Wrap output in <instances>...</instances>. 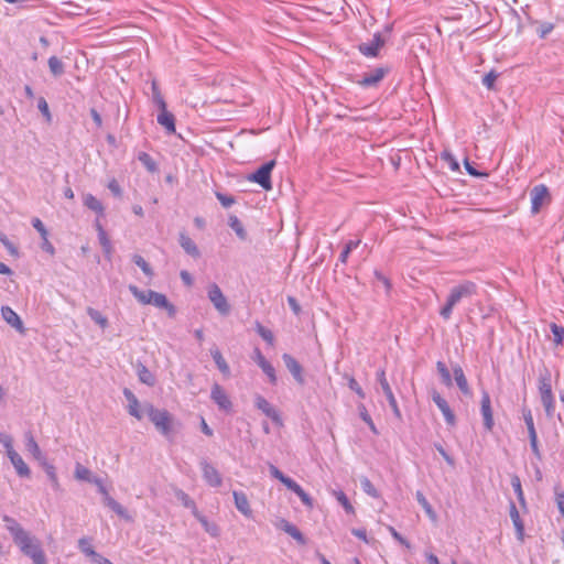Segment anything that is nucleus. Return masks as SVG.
<instances>
[{
    "label": "nucleus",
    "mask_w": 564,
    "mask_h": 564,
    "mask_svg": "<svg viewBox=\"0 0 564 564\" xmlns=\"http://www.w3.org/2000/svg\"><path fill=\"white\" fill-rule=\"evenodd\" d=\"M2 520L12 535L13 542L25 556L30 557L34 564H47L46 555L39 539L25 531L15 519L3 516Z\"/></svg>",
    "instance_id": "f257e3e1"
},
{
    "label": "nucleus",
    "mask_w": 564,
    "mask_h": 564,
    "mask_svg": "<svg viewBox=\"0 0 564 564\" xmlns=\"http://www.w3.org/2000/svg\"><path fill=\"white\" fill-rule=\"evenodd\" d=\"M477 292V285L471 281H465L459 285L453 288L448 295L446 304L440 311L441 316L444 319H449L453 313L454 306L463 299L470 297Z\"/></svg>",
    "instance_id": "f03ea898"
},
{
    "label": "nucleus",
    "mask_w": 564,
    "mask_h": 564,
    "mask_svg": "<svg viewBox=\"0 0 564 564\" xmlns=\"http://www.w3.org/2000/svg\"><path fill=\"white\" fill-rule=\"evenodd\" d=\"M144 412L149 420L154 424L155 429L167 440L173 438V417L166 410L154 408L151 403L144 404Z\"/></svg>",
    "instance_id": "7ed1b4c3"
},
{
    "label": "nucleus",
    "mask_w": 564,
    "mask_h": 564,
    "mask_svg": "<svg viewBox=\"0 0 564 564\" xmlns=\"http://www.w3.org/2000/svg\"><path fill=\"white\" fill-rule=\"evenodd\" d=\"M274 166V160L262 164L257 171L248 176V181L259 184L265 191L272 189L271 172Z\"/></svg>",
    "instance_id": "20e7f679"
},
{
    "label": "nucleus",
    "mask_w": 564,
    "mask_h": 564,
    "mask_svg": "<svg viewBox=\"0 0 564 564\" xmlns=\"http://www.w3.org/2000/svg\"><path fill=\"white\" fill-rule=\"evenodd\" d=\"M207 296L220 315L226 316L229 314L230 305L216 283H212L208 286Z\"/></svg>",
    "instance_id": "39448f33"
},
{
    "label": "nucleus",
    "mask_w": 564,
    "mask_h": 564,
    "mask_svg": "<svg viewBox=\"0 0 564 564\" xmlns=\"http://www.w3.org/2000/svg\"><path fill=\"white\" fill-rule=\"evenodd\" d=\"M388 73L389 68L382 66L370 69L360 76L357 84L364 88L377 87Z\"/></svg>",
    "instance_id": "423d86ee"
},
{
    "label": "nucleus",
    "mask_w": 564,
    "mask_h": 564,
    "mask_svg": "<svg viewBox=\"0 0 564 564\" xmlns=\"http://www.w3.org/2000/svg\"><path fill=\"white\" fill-rule=\"evenodd\" d=\"M530 198H531V213L533 215H535L541 210L542 206L545 203L550 202L549 188L543 184L534 186L530 192Z\"/></svg>",
    "instance_id": "0eeeda50"
},
{
    "label": "nucleus",
    "mask_w": 564,
    "mask_h": 564,
    "mask_svg": "<svg viewBox=\"0 0 564 564\" xmlns=\"http://www.w3.org/2000/svg\"><path fill=\"white\" fill-rule=\"evenodd\" d=\"M210 399L217 404L219 410L226 413H229L232 410V402L220 384L215 383L212 387Z\"/></svg>",
    "instance_id": "6e6552de"
},
{
    "label": "nucleus",
    "mask_w": 564,
    "mask_h": 564,
    "mask_svg": "<svg viewBox=\"0 0 564 564\" xmlns=\"http://www.w3.org/2000/svg\"><path fill=\"white\" fill-rule=\"evenodd\" d=\"M384 45V40L379 32L373 34L372 40L369 43H361L358 45L359 52L366 57H377L379 51Z\"/></svg>",
    "instance_id": "1a4fd4ad"
},
{
    "label": "nucleus",
    "mask_w": 564,
    "mask_h": 564,
    "mask_svg": "<svg viewBox=\"0 0 564 564\" xmlns=\"http://www.w3.org/2000/svg\"><path fill=\"white\" fill-rule=\"evenodd\" d=\"M256 406L268 417H270L276 425L282 426L283 421L280 412L262 395L256 397Z\"/></svg>",
    "instance_id": "9d476101"
},
{
    "label": "nucleus",
    "mask_w": 564,
    "mask_h": 564,
    "mask_svg": "<svg viewBox=\"0 0 564 564\" xmlns=\"http://www.w3.org/2000/svg\"><path fill=\"white\" fill-rule=\"evenodd\" d=\"M480 412L484 419L485 429L491 431L494 426V414L491 409L490 395L486 390L481 392Z\"/></svg>",
    "instance_id": "9b49d317"
},
{
    "label": "nucleus",
    "mask_w": 564,
    "mask_h": 564,
    "mask_svg": "<svg viewBox=\"0 0 564 564\" xmlns=\"http://www.w3.org/2000/svg\"><path fill=\"white\" fill-rule=\"evenodd\" d=\"M200 467L203 471V478L205 481L212 487H219L223 484V478L218 470L209 464L207 460L203 459L200 462Z\"/></svg>",
    "instance_id": "f8f14e48"
},
{
    "label": "nucleus",
    "mask_w": 564,
    "mask_h": 564,
    "mask_svg": "<svg viewBox=\"0 0 564 564\" xmlns=\"http://www.w3.org/2000/svg\"><path fill=\"white\" fill-rule=\"evenodd\" d=\"M432 400L437 405L442 414L444 415V419L448 425H455L456 417L452 409L449 408L447 401L436 391H433L432 393Z\"/></svg>",
    "instance_id": "ddd939ff"
},
{
    "label": "nucleus",
    "mask_w": 564,
    "mask_h": 564,
    "mask_svg": "<svg viewBox=\"0 0 564 564\" xmlns=\"http://www.w3.org/2000/svg\"><path fill=\"white\" fill-rule=\"evenodd\" d=\"M7 455L20 477H30L31 470L23 458L14 451L13 446L7 451Z\"/></svg>",
    "instance_id": "4468645a"
},
{
    "label": "nucleus",
    "mask_w": 564,
    "mask_h": 564,
    "mask_svg": "<svg viewBox=\"0 0 564 564\" xmlns=\"http://www.w3.org/2000/svg\"><path fill=\"white\" fill-rule=\"evenodd\" d=\"M151 296L150 305H153L159 308H163L167 312L170 317H174L176 314L175 306L167 300V297L163 293L155 292L149 294Z\"/></svg>",
    "instance_id": "2eb2a0df"
},
{
    "label": "nucleus",
    "mask_w": 564,
    "mask_h": 564,
    "mask_svg": "<svg viewBox=\"0 0 564 564\" xmlns=\"http://www.w3.org/2000/svg\"><path fill=\"white\" fill-rule=\"evenodd\" d=\"M2 318L13 328H15L19 333L23 334L25 332L23 322L20 316L10 307L2 306L1 307Z\"/></svg>",
    "instance_id": "dca6fc26"
},
{
    "label": "nucleus",
    "mask_w": 564,
    "mask_h": 564,
    "mask_svg": "<svg viewBox=\"0 0 564 564\" xmlns=\"http://www.w3.org/2000/svg\"><path fill=\"white\" fill-rule=\"evenodd\" d=\"M286 369L291 372L297 383H304L303 369L299 361L289 354H284L282 357Z\"/></svg>",
    "instance_id": "f3484780"
},
{
    "label": "nucleus",
    "mask_w": 564,
    "mask_h": 564,
    "mask_svg": "<svg viewBox=\"0 0 564 564\" xmlns=\"http://www.w3.org/2000/svg\"><path fill=\"white\" fill-rule=\"evenodd\" d=\"M253 360L262 369V371L269 377L270 381L274 383L276 381L275 370L273 366L265 359L259 348H256Z\"/></svg>",
    "instance_id": "a211bd4d"
},
{
    "label": "nucleus",
    "mask_w": 564,
    "mask_h": 564,
    "mask_svg": "<svg viewBox=\"0 0 564 564\" xmlns=\"http://www.w3.org/2000/svg\"><path fill=\"white\" fill-rule=\"evenodd\" d=\"M351 248H352V241L349 240L345 245V248L340 253L339 261L335 265L334 273H335L336 280H340V276L349 279V275L346 274V272H345V265H346V261H347V258L349 256Z\"/></svg>",
    "instance_id": "6ab92c4d"
},
{
    "label": "nucleus",
    "mask_w": 564,
    "mask_h": 564,
    "mask_svg": "<svg viewBox=\"0 0 564 564\" xmlns=\"http://www.w3.org/2000/svg\"><path fill=\"white\" fill-rule=\"evenodd\" d=\"M510 518L512 520V523L516 528L517 539L520 542H523L524 540V524L520 518L519 511L514 505L513 501H510V508H509Z\"/></svg>",
    "instance_id": "aec40b11"
},
{
    "label": "nucleus",
    "mask_w": 564,
    "mask_h": 564,
    "mask_svg": "<svg viewBox=\"0 0 564 564\" xmlns=\"http://www.w3.org/2000/svg\"><path fill=\"white\" fill-rule=\"evenodd\" d=\"M278 528L283 530L290 536H292L299 544L304 545L306 543V540L302 532L291 522L281 519L278 524Z\"/></svg>",
    "instance_id": "412c9836"
},
{
    "label": "nucleus",
    "mask_w": 564,
    "mask_h": 564,
    "mask_svg": "<svg viewBox=\"0 0 564 564\" xmlns=\"http://www.w3.org/2000/svg\"><path fill=\"white\" fill-rule=\"evenodd\" d=\"M123 395L128 401V412L130 415L134 416L138 420L142 419V412L140 411V403L134 393L126 388L123 390Z\"/></svg>",
    "instance_id": "4be33fe9"
},
{
    "label": "nucleus",
    "mask_w": 564,
    "mask_h": 564,
    "mask_svg": "<svg viewBox=\"0 0 564 564\" xmlns=\"http://www.w3.org/2000/svg\"><path fill=\"white\" fill-rule=\"evenodd\" d=\"M234 501L236 508L247 518L252 517V509L250 508L249 500L245 492L234 491Z\"/></svg>",
    "instance_id": "5701e85b"
},
{
    "label": "nucleus",
    "mask_w": 564,
    "mask_h": 564,
    "mask_svg": "<svg viewBox=\"0 0 564 564\" xmlns=\"http://www.w3.org/2000/svg\"><path fill=\"white\" fill-rule=\"evenodd\" d=\"M453 373H454L455 382H456L457 387L459 388V390L462 391V393L465 395H470L471 391H470V388H469V384H468V381L464 373L463 368L460 366L456 365L455 367H453Z\"/></svg>",
    "instance_id": "b1692460"
},
{
    "label": "nucleus",
    "mask_w": 564,
    "mask_h": 564,
    "mask_svg": "<svg viewBox=\"0 0 564 564\" xmlns=\"http://www.w3.org/2000/svg\"><path fill=\"white\" fill-rule=\"evenodd\" d=\"M178 242H180L181 247L183 248V250L187 254L192 256L193 258H199L200 257V252H199L198 247L193 241V239L189 238L186 234H184V232L180 234Z\"/></svg>",
    "instance_id": "393cba45"
},
{
    "label": "nucleus",
    "mask_w": 564,
    "mask_h": 564,
    "mask_svg": "<svg viewBox=\"0 0 564 564\" xmlns=\"http://www.w3.org/2000/svg\"><path fill=\"white\" fill-rule=\"evenodd\" d=\"M156 120L159 124L165 128L167 133L175 132V118L166 108L160 109Z\"/></svg>",
    "instance_id": "a878e982"
},
{
    "label": "nucleus",
    "mask_w": 564,
    "mask_h": 564,
    "mask_svg": "<svg viewBox=\"0 0 564 564\" xmlns=\"http://www.w3.org/2000/svg\"><path fill=\"white\" fill-rule=\"evenodd\" d=\"M104 503L109 507L113 512H116L119 517L127 521H131L132 518L128 513V511L118 502L116 501L111 496H107L104 498Z\"/></svg>",
    "instance_id": "bb28decb"
},
{
    "label": "nucleus",
    "mask_w": 564,
    "mask_h": 564,
    "mask_svg": "<svg viewBox=\"0 0 564 564\" xmlns=\"http://www.w3.org/2000/svg\"><path fill=\"white\" fill-rule=\"evenodd\" d=\"M210 355L218 368V370L226 377H228L230 375V368L227 364V361L225 360V358L223 357L220 350L218 348H212L210 349Z\"/></svg>",
    "instance_id": "cd10ccee"
},
{
    "label": "nucleus",
    "mask_w": 564,
    "mask_h": 564,
    "mask_svg": "<svg viewBox=\"0 0 564 564\" xmlns=\"http://www.w3.org/2000/svg\"><path fill=\"white\" fill-rule=\"evenodd\" d=\"M25 448L29 453L33 455V457L37 460L44 459L43 454L40 449L39 444L33 437L31 432L25 433Z\"/></svg>",
    "instance_id": "c85d7f7f"
},
{
    "label": "nucleus",
    "mask_w": 564,
    "mask_h": 564,
    "mask_svg": "<svg viewBox=\"0 0 564 564\" xmlns=\"http://www.w3.org/2000/svg\"><path fill=\"white\" fill-rule=\"evenodd\" d=\"M137 375L142 383L149 387H153L155 384V377L144 365L138 364Z\"/></svg>",
    "instance_id": "c756f323"
},
{
    "label": "nucleus",
    "mask_w": 564,
    "mask_h": 564,
    "mask_svg": "<svg viewBox=\"0 0 564 564\" xmlns=\"http://www.w3.org/2000/svg\"><path fill=\"white\" fill-rule=\"evenodd\" d=\"M539 392L541 395V400L554 398L552 393L550 375L540 378Z\"/></svg>",
    "instance_id": "7c9ffc66"
},
{
    "label": "nucleus",
    "mask_w": 564,
    "mask_h": 564,
    "mask_svg": "<svg viewBox=\"0 0 564 564\" xmlns=\"http://www.w3.org/2000/svg\"><path fill=\"white\" fill-rule=\"evenodd\" d=\"M228 225L236 232L239 239L247 240V231L237 216H229Z\"/></svg>",
    "instance_id": "2f4dec72"
},
{
    "label": "nucleus",
    "mask_w": 564,
    "mask_h": 564,
    "mask_svg": "<svg viewBox=\"0 0 564 564\" xmlns=\"http://www.w3.org/2000/svg\"><path fill=\"white\" fill-rule=\"evenodd\" d=\"M78 549L80 550V552H83L86 556L90 557L91 561H94L95 558H97L100 554H98L93 545H91V541L89 538H80L78 540Z\"/></svg>",
    "instance_id": "473e14b6"
},
{
    "label": "nucleus",
    "mask_w": 564,
    "mask_h": 564,
    "mask_svg": "<svg viewBox=\"0 0 564 564\" xmlns=\"http://www.w3.org/2000/svg\"><path fill=\"white\" fill-rule=\"evenodd\" d=\"M84 205L91 209L93 212L97 213L98 215H104V206L101 202L96 198L93 194H86L84 196Z\"/></svg>",
    "instance_id": "72a5a7b5"
},
{
    "label": "nucleus",
    "mask_w": 564,
    "mask_h": 564,
    "mask_svg": "<svg viewBox=\"0 0 564 564\" xmlns=\"http://www.w3.org/2000/svg\"><path fill=\"white\" fill-rule=\"evenodd\" d=\"M129 291L141 304L144 305L150 304L151 296L149 294L154 293L152 290L142 291L133 284L129 285Z\"/></svg>",
    "instance_id": "f704fd0d"
},
{
    "label": "nucleus",
    "mask_w": 564,
    "mask_h": 564,
    "mask_svg": "<svg viewBox=\"0 0 564 564\" xmlns=\"http://www.w3.org/2000/svg\"><path fill=\"white\" fill-rule=\"evenodd\" d=\"M176 497L185 508L192 510L194 517H198L199 511L196 507V503L186 492L180 490L176 492Z\"/></svg>",
    "instance_id": "c9c22d12"
},
{
    "label": "nucleus",
    "mask_w": 564,
    "mask_h": 564,
    "mask_svg": "<svg viewBox=\"0 0 564 564\" xmlns=\"http://www.w3.org/2000/svg\"><path fill=\"white\" fill-rule=\"evenodd\" d=\"M360 487L364 490V492H366L369 497L373 499H380V494L378 489L367 477L360 478Z\"/></svg>",
    "instance_id": "e433bc0d"
},
{
    "label": "nucleus",
    "mask_w": 564,
    "mask_h": 564,
    "mask_svg": "<svg viewBox=\"0 0 564 564\" xmlns=\"http://www.w3.org/2000/svg\"><path fill=\"white\" fill-rule=\"evenodd\" d=\"M415 498L417 500V502L422 506V508L424 509V511L426 512V514L429 516V518L433 521L436 520V513L435 511L433 510L431 503L427 501V499L425 498V496L421 492V491H417L415 494Z\"/></svg>",
    "instance_id": "4c0bfd02"
},
{
    "label": "nucleus",
    "mask_w": 564,
    "mask_h": 564,
    "mask_svg": "<svg viewBox=\"0 0 564 564\" xmlns=\"http://www.w3.org/2000/svg\"><path fill=\"white\" fill-rule=\"evenodd\" d=\"M86 311H87L88 316L97 325H99L102 329L108 327V318L106 316H104L99 311H97V310H95L93 307H87Z\"/></svg>",
    "instance_id": "58836bf2"
},
{
    "label": "nucleus",
    "mask_w": 564,
    "mask_h": 564,
    "mask_svg": "<svg viewBox=\"0 0 564 564\" xmlns=\"http://www.w3.org/2000/svg\"><path fill=\"white\" fill-rule=\"evenodd\" d=\"M47 63H48V68L51 70V73L53 74V76L58 77L64 74V72H65L64 64L58 57L51 56L48 58Z\"/></svg>",
    "instance_id": "ea45409f"
},
{
    "label": "nucleus",
    "mask_w": 564,
    "mask_h": 564,
    "mask_svg": "<svg viewBox=\"0 0 564 564\" xmlns=\"http://www.w3.org/2000/svg\"><path fill=\"white\" fill-rule=\"evenodd\" d=\"M132 261L142 270L147 276L152 278L154 275L150 264L140 254H133Z\"/></svg>",
    "instance_id": "a19ab883"
},
{
    "label": "nucleus",
    "mask_w": 564,
    "mask_h": 564,
    "mask_svg": "<svg viewBox=\"0 0 564 564\" xmlns=\"http://www.w3.org/2000/svg\"><path fill=\"white\" fill-rule=\"evenodd\" d=\"M195 518L200 522L205 531L208 532L212 536H217L219 534L218 527L215 523H209L207 518L200 512L198 513V517Z\"/></svg>",
    "instance_id": "79ce46f5"
},
{
    "label": "nucleus",
    "mask_w": 564,
    "mask_h": 564,
    "mask_svg": "<svg viewBox=\"0 0 564 564\" xmlns=\"http://www.w3.org/2000/svg\"><path fill=\"white\" fill-rule=\"evenodd\" d=\"M358 411H359L360 419L369 426L370 431L375 435H379V431L377 430L376 424L373 423V421H372L370 414L368 413V411L366 410V408L364 405H361L358 408Z\"/></svg>",
    "instance_id": "37998d69"
},
{
    "label": "nucleus",
    "mask_w": 564,
    "mask_h": 564,
    "mask_svg": "<svg viewBox=\"0 0 564 564\" xmlns=\"http://www.w3.org/2000/svg\"><path fill=\"white\" fill-rule=\"evenodd\" d=\"M75 477L78 480L88 481V482H91L94 479L91 477V471L88 468H86L85 466H83L82 464H76Z\"/></svg>",
    "instance_id": "c03bdc74"
},
{
    "label": "nucleus",
    "mask_w": 564,
    "mask_h": 564,
    "mask_svg": "<svg viewBox=\"0 0 564 564\" xmlns=\"http://www.w3.org/2000/svg\"><path fill=\"white\" fill-rule=\"evenodd\" d=\"M98 240L100 246L102 247L106 257L110 258L112 252V246L105 230H100L98 235Z\"/></svg>",
    "instance_id": "a18cd8bd"
},
{
    "label": "nucleus",
    "mask_w": 564,
    "mask_h": 564,
    "mask_svg": "<svg viewBox=\"0 0 564 564\" xmlns=\"http://www.w3.org/2000/svg\"><path fill=\"white\" fill-rule=\"evenodd\" d=\"M551 332L553 334V341L556 346L562 345L564 343V327L552 323L550 325Z\"/></svg>",
    "instance_id": "49530a36"
},
{
    "label": "nucleus",
    "mask_w": 564,
    "mask_h": 564,
    "mask_svg": "<svg viewBox=\"0 0 564 564\" xmlns=\"http://www.w3.org/2000/svg\"><path fill=\"white\" fill-rule=\"evenodd\" d=\"M522 417H523V421L527 425V429H528V433L529 434H534L536 433L535 431V426H534V421H533V415H532V412L529 408H523L522 409Z\"/></svg>",
    "instance_id": "de8ad7c7"
},
{
    "label": "nucleus",
    "mask_w": 564,
    "mask_h": 564,
    "mask_svg": "<svg viewBox=\"0 0 564 564\" xmlns=\"http://www.w3.org/2000/svg\"><path fill=\"white\" fill-rule=\"evenodd\" d=\"M436 368H437L440 376L442 377L443 383L447 387L452 386V377H451L449 370L447 369L446 365L442 361H437Z\"/></svg>",
    "instance_id": "09e8293b"
},
{
    "label": "nucleus",
    "mask_w": 564,
    "mask_h": 564,
    "mask_svg": "<svg viewBox=\"0 0 564 564\" xmlns=\"http://www.w3.org/2000/svg\"><path fill=\"white\" fill-rule=\"evenodd\" d=\"M138 160L148 169V171L154 172L156 170V164L154 160L147 152H140L138 155Z\"/></svg>",
    "instance_id": "8fccbe9b"
},
{
    "label": "nucleus",
    "mask_w": 564,
    "mask_h": 564,
    "mask_svg": "<svg viewBox=\"0 0 564 564\" xmlns=\"http://www.w3.org/2000/svg\"><path fill=\"white\" fill-rule=\"evenodd\" d=\"M152 98L154 104L159 107V109L166 108V102L163 96L161 95V91L155 82L152 83Z\"/></svg>",
    "instance_id": "3c124183"
},
{
    "label": "nucleus",
    "mask_w": 564,
    "mask_h": 564,
    "mask_svg": "<svg viewBox=\"0 0 564 564\" xmlns=\"http://www.w3.org/2000/svg\"><path fill=\"white\" fill-rule=\"evenodd\" d=\"M511 486L520 501L521 505H524L525 503V500H524V495H523V491H522V487H521V481H520V478L518 476H512L511 477Z\"/></svg>",
    "instance_id": "603ef678"
},
{
    "label": "nucleus",
    "mask_w": 564,
    "mask_h": 564,
    "mask_svg": "<svg viewBox=\"0 0 564 564\" xmlns=\"http://www.w3.org/2000/svg\"><path fill=\"white\" fill-rule=\"evenodd\" d=\"M441 158L443 161H445L448 164V166L452 171L456 172L459 170V164L456 161L455 156L451 152L444 151L441 154Z\"/></svg>",
    "instance_id": "864d4df0"
},
{
    "label": "nucleus",
    "mask_w": 564,
    "mask_h": 564,
    "mask_svg": "<svg viewBox=\"0 0 564 564\" xmlns=\"http://www.w3.org/2000/svg\"><path fill=\"white\" fill-rule=\"evenodd\" d=\"M378 381L386 397L393 394L383 370L378 372Z\"/></svg>",
    "instance_id": "5fc2aeb1"
},
{
    "label": "nucleus",
    "mask_w": 564,
    "mask_h": 564,
    "mask_svg": "<svg viewBox=\"0 0 564 564\" xmlns=\"http://www.w3.org/2000/svg\"><path fill=\"white\" fill-rule=\"evenodd\" d=\"M257 333L269 344H273L274 336L272 332L264 326H262L260 323H257L256 326Z\"/></svg>",
    "instance_id": "6e6d98bb"
},
{
    "label": "nucleus",
    "mask_w": 564,
    "mask_h": 564,
    "mask_svg": "<svg viewBox=\"0 0 564 564\" xmlns=\"http://www.w3.org/2000/svg\"><path fill=\"white\" fill-rule=\"evenodd\" d=\"M554 29V24L551 22H543L536 29V32L541 39H545Z\"/></svg>",
    "instance_id": "4d7b16f0"
},
{
    "label": "nucleus",
    "mask_w": 564,
    "mask_h": 564,
    "mask_svg": "<svg viewBox=\"0 0 564 564\" xmlns=\"http://www.w3.org/2000/svg\"><path fill=\"white\" fill-rule=\"evenodd\" d=\"M0 241L7 248V250L9 251V253L11 256H13V257L19 256L18 248L7 238L6 235H3V234L0 235Z\"/></svg>",
    "instance_id": "13d9d810"
},
{
    "label": "nucleus",
    "mask_w": 564,
    "mask_h": 564,
    "mask_svg": "<svg viewBox=\"0 0 564 564\" xmlns=\"http://www.w3.org/2000/svg\"><path fill=\"white\" fill-rule=\"evenodd\" d=\"M37 108L41 111V113L46 118V120L51 121L52 117H51L50 108H48V105L44 97L39 98Z\"/></svg>",
    "instance_id": "bf43d9fd"
},
{
    "label": "nucleus",
    "mask_w": 564,
    "mask_h": 564,
    "mask_svg": "<svg viewBox=\"0 0 564 564\" xmlns=\"http://www.w3.org/2000/svg\"><path fill=\"white\" fill-rule=\"evenodd\" d=\"M497 78L498 75L491 70L484 76L482 85L486 86L488 89H494L495 82L497 80Z\"/></svg>",
    "instance_id": "052dcab7"
},
{
    "label": "nucleus",
    "mask_w": 564,
    "mask_h": 564,
    "mask_svg": "<svg viewBox=\"0 0 564 564\" xmlns=\"http://www.w3.org/2000/svg\"><path fill=\"white\" fill-rule=\"evenodd\" d=\"M376 279H377V288H383L384 291L388 293L391 284L387 276H384L381 273L376 272Z\"/></svg>",
    "instance_id": "680f3d73"
},
{
    "label": "nucleus",
    "mask_w": 564,
    "mask_h": 564,
    "mask_svg": "<svg viewBox=\"0 0 564 564\" xmlns=\"http://www.w3.org/2000/svg\"><path fill=\"white\" fill-rule=\"evenodd\" d=\"M216 197L220 202V204L226 208L232 206L236 202L232 196H228L219 192L216 193Z\"/></svg>",
    "instance_id": "e2e57ef3"
},
{
    "label": "nucleus",
    "mask_w": 564,
    "mask_h": 564,
    "mask_svg": "<svg viewBox=\"0 0 564 564\" xmlns=\"http://www.w3.org/2000/svg\"><path fill=\"white\" fill-rule=\"evenodd\" d=\"M334 495L336 496L337 500L341 503V506L346 509V511H350L352 509L349 499L343 491H334Z\"/></svg>",
    "instance_id": "0e129e2a"
},
{
    "label": "nucleus",
    "mask_w": 564,
    "mask_h": 564,
    "mask_svg": "<svg viewBox=\"0 0 564 564\" xmlns=\"http://www.w3.org/2000/svg\"><path fill=\"white\" fill-rule=\"evenodd\" d=\"M544 409H545V413L549 417H551L554 413V410H555V402H554V398H551V399H544V400H541Z\"/></svg>",
    "instance_id": "69168bd1"
},
{
    "label": "nucleus",
    "mask_w": 564,
    "mask_h": 564,
    "mask_svg": "<svg viewBox=\"0 0 564 564\" xmlns=\"http://www.w3.org/2000/svg\"><path fill=\"white\" fill-rule=\"evenodd\" d=\"M389 532L393 536L395 541H398L400 544L404 545L405 547H410V543L406 539H404L393 527H389Z\"/></svg>",
    "instance_id": "338daca9"
},
{
    "label": "nucleus",
    "mask_w": 564,
    "mask_h": 564,
    "mask_svg": "<svg viewBox=\"0 0 564 564\" xmlns=\"http://www.w3.org/2000/svg\"><path fill=\"white\" fill-rule=\"evenodd\" d=\"M300 499L301 501L305 505V506H308V507H312L313 505V501H312V498L308 496V494H306L302 487H300L295 492H294Z\"/></svg>",
    "instance_id": "774afa93"
}]
</instances>
